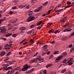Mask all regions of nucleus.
Listing matches in <instances>:
<instances>
[{
  "mask_svg": "<svg viewBox=\"0 0 74 74\" xmlns=\"http://www.w3.org/2000/svg\"><path fill=\"white\" fill-rule=\"evenodd\" d=\"M36 60H38L39 61H41V62H44V58H41V56H39L37 57L36 59L32 60V62H35Z\"/></svg>",
  "mask_w": 74,
  "mask_h": 74,
  "instance_id": "f257e3e1",
  "label": "nucleus"
},
{
  "mask_svg": "<svg viewBox=\"0 0 74 74\" xmlns=\"http://www.w3.org/2000/svg\"><path fill=\"white\" fill-rule=\"evenodd\" d=\"M28 68H29V66L27 64H26L24 65L23 68H22L21 70H20V71H21V70L22 71H26L28 69Z\"/></svg>",
  "mask_w": 74,
  "mask_h": 74,
  "instance_id": "f03ea898",
  "label": "nucleus"
},
{
  "mask_svg": "<svg viewBox=\"0 0 74 74\" xmlns=\"http://www.w3.org/2000/svg\"><path fill=\"white\" fill-rule=\"evenodd\" d=\"M29 5H25L24 6L23 5H20L19 6L18 8H21L22 9L25 8H27V9H29Z\"/></svg>",
  "mask_w": 74,
  "mask_h": 74,
  "instance_id": "7ed1b4c3",
  "label": "nucleus"
},
{
  "mask_svg": "<svg viewBox=\"0 0 74 74\" xmlns=\"http://www.w3.org/2000/svg\"><path fill=\"white\" fill-rule=\"evenodd\" d=\"M34 16H30L27 19V20H28L27 21V22H30V21H33V20H34Z\"/></svg>",
  "mask_w": 74,
  "mask_h": 74,
  "instance_id": "20e7f679",
  "label": "nucleus"
},
{
  "mask_svg": "<svg viewBox=\"0 0 74 74\" xmlns=\"http://www.w3.org/2000/svg\"><path fill=\"white\" fill-rule=\"evenodd\" d=\"M63 58V56L62 55L58 57V58H57L55 61L56 62H58L62 58Z\"/></svg>",
  "mask_w": 74,
  "mask_h": 74,
  "instance_id": "39448f33",
  "label": "nucleus"
},
{
  "mask_svg": "<svg viewBox=\"0 0 74 74\" xmlns=\"http://www.w3.org/2000/svg\"><path fill=\"white\" fill-rule=\"evenodd\" d=\"M31 34V36H33V35H34V31H33V30L32 29L31 30L27 32V34Z\"/></svg>",
  "mask_w": 74,
  "mask_h": 74,
  "instance_id": "423d86ee",
  "label": "nucleus"
},
{
  "mask_svg": "<svg viewBox=\"0 0 74 74\" xmlns=\"http://www.w3.org/2000/svg\"><path fill=\"white\" fill-rule=\"evenodd\" d=\"M6 31H7V29L6 28H4L1 30V32L2 34H4V33H5L6 32Z\"/></svg>",
  "mask_w": 74,
  "mask_h": 74,
  "instance_id": "0eeeda50",
  "label": "nucleus"
},
{
  "mask_svg": "<svg viewBox=\"0 0 74 74\" xmlns=\"http://www.w3.org/2000/svg\"><path fill=\"white\" fill-rule=\"evenodd\" d=\"M42 9V7H40L39 8H37L36 10H35L34 11V12H38V11H39L40 10H41Z\"/></svg>",
  "mask_w": 74,
  "mask_h": 74,
  "instance_id": "6e6552de",
  "label": "nucleus"
},
{
  "mask_svg": "<svg viewBox=\"0 0 74 74\" xmlns=\"http://www.w3.org/2000/svg\"><path fill=\"white\" fill-rule=\"evenodd\" d=\"M5 34L4 35V36H5V37H9V36H11V35H12V33H5Z\"/></svg>",
  "mask_w": 74,
  "mask_h": 74,
  "instance_id": "1a4fd4ad",
  "label": "nucleus"
},
{
  "mask_svg": "<svg viewBox=\"0 0 74 74\" xmlns=\"http://www.w3.org/2000/svg\"><path fill=\"white\" fill-rule=\"evenodd\" d=\"M71 30V29L70 28H68L67 29H66L64 30L63 31V32H70Z\"/></svg>",
  "mask_w": 74,
  "mask_h": 74,
  "instance_id": "9d476101",
  "label": "nucleus"
},
{
  "mask_svg": "<svg viewBox=\"0 0 74 74\" xmlns=\"http://www.w3.org/2000/svg\"><path fill=\"white\" fill-rule=\"evenodd\" d=\"M5 53V52L3 51L1 53V54H0V56L1 57L2 56H3V55H4Z\"/></svg>",
  "mask_w": 74,
  "mask_h": 74,
  "instance_id": "9b49d317",
  "label": "nucleus"
},
{
  "mask_svg": "<svg viewBox=\"0 0 74 74\" xmlns=\"http://www.w3.org/2000/svg\"><path fill=\"white\" fill-rule=\"evenodd\" d=\"M26 29V28L24 27H21L20 28V30H22V31H25V29Z\"/></svg>",
  "mask_w": 74,
  "mask_h": 74,
  "instance_id": "f8f14e48",
  "label": "nucleus"
},
{
  "mask_svg": "<svg viewBox=\"0 0 74 74\" xmlns=\"http://www.w3.org/2000/svg\"><path fill=\"white\" fill-rule=\"evenodd\" d=\"M67 19V17H65L63 19L61 20V22H65L66 21V20Z\"/></svg>",
  "mask_w": 74,
  "mask_h": 74,
  "instance_id": "ddd939ff",
  "label": "nucleus"
},
{
  "mask_svg": "<svg viewBox=\"0 0 74 74\" xmlns=\"http://www.w3.org/2000/svg\"><path fill=\"white\" fill-rule=\"evenodd\" d=\"M74 4V2L72 3V4H71L69 6H68L65 7L64 8V10H66V8H69V7H71V6H72V5Z\"/></svg>",
  "mask_w": 74,
  "mask_h": 74,
  "instance_id": "4468645a",
  "label": "nucleus"
},
{
  "mask_svg": "<svg viewBox=\"0 0 74 74\" xmlns=\"http://www.w3.org/2000/svg\"><path fill=\"white\" fill-rule=\"evenodd\" d=\"M67 60H66V59H65L62 62L63 63H69L70 62V61H69L67 62Z\"/></svg>",
  "mask_w": 74,
  "mask_h": 74,
  "instance_id": "2eb2a0df",
  "label": "nucleus"
},
{
  "mask_svg": "<svg viewBox=\"0 0 74 74\" xmlns=\"http://www.w3.org/2000/svg\"><path fill=\"white\" fill-rule=\"evenodd\" d=\"M42 20L40 21L39 22H38L37 24V26H39V25H40L41 24V23L42 22Z\"/></svg>",
  "mask_w": 74,
  "mask_h": 74,
  "instance_id": "dca6fc26",
  "label": "nucleus"
},
{
  "mask_svg": "<svg viewBox=\"0 0 74 74\" xmlns=\"http://www.w3.org/2000/svg\"><path fill=\"white\" fill-rule=\"evenodd\" d=\"M33 12V11H31L29 12L28 13V14L29 16H30L32 15V14Z\"/></svg>",
  "mask_w": 74,
  "mask_h": 74,
  "instance_id": "f3484780",
  "label": "nucleus"
},
{
  "mask_svg": "<svg viewBox=\"0 0 74 74\" xmlns=\"http://www.w3.org/2000/svg\"><path fill=\"white\" fill-rule=\"evenodd\" d=\"M52 66V64H49L48 65H47L46 66V68H48L49 67H50L51 66Z\"/></svg>",
  "mask_w": 74,
  "mask_h": 74,
  "instance_id": "a211bd4d",
  "label": "nucleus"
},
{
  "mask_svg": "<svg viewBox=\"0 0 74 74\" xmlns=\"http://www.w3.org/2000/svg\"><path fill=\"white\" fill-rule=\"evenodd\" d=\"M59 51H55L53 53V54H54V55H56V54H59Z\"/></svg>",
  "mask_w": 74,
  "mask_h": 74,
  "instance_id": "6ab92c4d",
  "label": "nucleus"
},
{
  "mask_svg": "<svg viewBox=\"0 0 74 74\" xmlns=\"http://www.w3.org/2000/svg\"><path fill=\"white\" fill-rule=\"evenodd\" d=\"M29 58H30V56H27L25 58V60H27V59H29Z\"/></svg>",
  "mask_w": 74,
  "mask_h": 74,
  "instance_id": "aec40b11",
  "label": "nucleus"
},
{
  "mask_svg": "<svg viewBox=\"0 0 74 74\" xmlns=\"http://www.w3.org/2000/svg\"><path fill=\"white\" fill-rule=\"evenodd\" d=\"M12 69V67L10 66L6 69L5 70L6 71H7V70H10V69Z\"/></svg>",
  "mask_w": 74,
  "mask_h": 74,
  "instance_id": "412c9836",
  "label": "nucleus"
},
{
  "mask_svg": "<svg viewBox=\"0 0 74 74\" xmlns=\"http://www.w3.org/2000/svg\"><path fill=\"white\" fill-rule=\"evenodd\" d=\"M47 47H48V45H43V49H47Z\"/></svg>",
  "mask_w": 74,
  "mask_h": 74,
  "instance_id": "4be33fe9",
  "label": "nucleus"
},
{
  "mask_svg": "<svg viewBox=\"0 0 74 74\" xmlns=\"http://www.w3.org/2000/svg\"><path fill=\"white\" fill-rule=\"evenodd\" d=\"M52 24V23L50 22L47 24V25L48 26L47 27H50V25H51Z\"/></svg>",
  "mask_w": 74,
  "mask_h": 74,
  "instance_id": "5701e85b",
  "label": "nucleus"
},
{
  "mask_svg": "<svg viewBox=\"0 0 74 74\" xmlns=\"http://www.w3.org/2000/svg\"><path fill=\"white\" fill-rule=\"evenodd\" d=\"M62 54L63 56H65L67 55V53L66 52H64L62 53Z\"/></svg>",
  "mask_w": 74,
  "mask_h": 74,
  "instance_id": "b1692460",
  "label": "nucleus"
},
{
  "mask_svg": "<svg viewBox=\"0 0 74 74\" xmlns=\"http://www.w3.org/2000/svg\"><path fill=\"white\" fill-rule=\"evenodd\" d=\"M74 33L73 32L71 34V35H70L69 36V38H70V37H72V36H74Z\"/></svg>",
  "mask_w": 74,
  "mask_h": 74,
  "instance_id": "393cba45",
  "label": "nucleus"
},
{
  "mask_svg": "<svg viewBox=\"0 0 74 74\" xmlns=\"http://www.w3.org/2000/svg\"><path fill=\"white\" fill-rule=\"evenodd\" d=\"M14 71H15V70L14 69H12L11 71L10 74H12L14 72Z\"/></svg>",
  "mask_w": 74,
  "mask_h": 74,
  "instance_id": "a878e982",
  "label": "nucleus"
},
{
  "mask_svg": "<svg viewBox=\"0 0 74 74\" xmlns=\"http://www.w3.org/2000/svg\"><path fill=\"white\" fill-rule=\"evenodd\" d=\"M66 71V69H64L62 71L61 73H64V72H65V71Z\"/></svg>",
  "mask_w": 74,
  "mask_h": 74,
  "instance_id": "bb28decb",
  "label": "nucleus"
},
{
  "mask_svg": "<svg viewBox=\"0 0 74 74\" xmlns=\"http://www.w3.org/2000/svg\"><path fill=\"white\" fill-rule=\"evenodd\" d=\"M4 20H5V19H0V24H1V22H2L3 21H4Z\"/></svg>",
  "mask_w": 74,
  "mask_h": 74,
  "instance_id": "cd10ccee",
  "label": "nucleus"
},
{
  "mask_svg": "<svg viewBox=\"0 0 74 74\" xmlns=\"http://www.w3.org/2000/svg\"><path fill=\"white\" fill-rule=\"evenodd\" d=\"M31 73L30 70H28L26 72V73H27V74H29V73Z\"/></svg>",
  "mask_w": 74,
  "mask_h": 74,
  "instance_id": "c85d7f7f",
  "label": "nucleus"
},
{
  "mask_svg": "<svg viewBox=\"0 0 74 74\" xmlns=\"http://www.w3.org/2000/svg\"><path fill=\"white\" fill-rule=\"evenodd\" d=\"M16 21L15 20H14L12 22V23H15V22H16V21H17V19H16Z\"/></svg>",
  "mask_w": 74,
  "mask_h": 74,
  "instance_id": "c756f323",
  "label": "nucleus"
},
{
  "mask_svg": "<svg viewBox=\"0 0 74 74\" xmlns=\"http://www.w3.org/2000/svg\"><path fill=\"white\" fill-rule=\"evenodd\" d=\"M0 39L1 40H3L4 41H5L6 40V38L3 37L1 38Z\"/></svg>",
  "mask_w": 74,
  "mask_h": 74,
  "instance_id": "7c9ffc66",
  "label": "nucleus"
},
{
  "mask_svg": "<svg viewBox=\"0 0 74 74\" xmlns=\"http://www.w3.org/2000/svg\"><path fill=\"white\" fill-rule=\"evenodd\" d=\"M52 10H50L48 12L47 14V15H48V14H50V12H51V11H52Z\"/></svg>",
  "mask_w": 74,
  "mask_h": 74,
  "instance_id": "2f4dec72",
  "label": "nucleus"
},
{
  "mask_svg": "<svg viewBox=\"0 0 74 74\" xmlns=\"http://www.w3.org/2000/svg\"><path fill=\"white\" fill-rule=\"evenodd\" d=\"M36 0H33L32 1V3H36Z\"/></svg>",
  "mask_w": 74,
  "mask_h": 74,
  "instance_id": "473e14b6",
  "label": "nucleus"
},
{
  "mask_svg": "<svg viewBox=\"0 0 74 74\" xmlns=\"http://www.w3.org/2000/svg\"><path fill=\"white\" fill-rule=\"evenodd\" d=\"M43 70V73H44V74H46V70Z\"/></svg>",
  "mask_w": 74,
  "mask_h": 74,
  "instance_id": "72a5a7b5",
  "label": "nucleus"
},
{
  "mask_svg": "<svg viewBox=\"0 0 74 74\" xmlns=\"http://www.w3.org/2000/svg\"><path fill=\"white\" fill-rule=\"evenodd\" d=\"M24 32H25V31L21 30V34H22V35L23 34Z\"/></svg>",
  "mask_w": 74,
  "mask_h": 74,
  "instance_id": "f704fd0d",
  "label": "nucleus"
},
{
  "mask_svg": "<svg viewBox=\"0 0 74 74\" xmlns=\"http://www.w3.org/2000/svg\"><path fill=\"white\" fill-rule=\"evenodd\" d=\"M66 38H67V37H66L63 38L62 39V41H63V40H66Z\"/></svg>",
  "mask_w": 74,
  "mask_h": 74,
  "instance_id": "c9c22d12",
  "label": "nucleus"
},
{
  "mask_svg": "<svg viewBox=\"0 0 74 74\" xmlns=\"http://www.w3.org/2000/svg\"><path fill=\"white\" fill-rule=\"evenodd\" d=\"M11 49V47H7L6 48H5V49Z\"/></svg>",
  "mask_w": 74,
  "mask_h": 74,
  "instance_id": "e433bc0d",
  "label": "nucleus"
},
{
  "mask_svg": "<svg viewBox=\"0 0 74 74\" xmlns=\"http://www.w3.org/2000/svg\"><path fill=\"white\" fill-rule=\"evenodd\" d=\"M10 55H11V52H9L6 54V56H8Z\"/></svg>",
  "mask_w": 74,
  "mask_h": 74,
  "instance_id": "4c0bfd02",
  "label": "nucleus"
},
{
  "mask_svg": "<svg viewBox=\"0 0 74 74\" xmlns=\"http://www.w3.org/2000/svg\"><path fill=\"white\" fill-rule=\"evenodd\" d=\"M13 13V12L12 11H10L9 12V13H8L9 14H10V15H11V14H12Z\"/></svg>",
  "mask_w": 74,
  "mask_h": 74,
  "instance_id": "58836bf2",
  "label": "nucleus"
},
{
  "mask_svg": "<svg viewBox=\"0 0 74 74\" xmlns=\"http://www.w3.org/2000/svg\"><path fill=\"white\" fill-rule=\"evenodd\" d=\"M5 47H8V48H9V45H8V44H7V45H5Z\"/></svg>",
  "mask_w": 74,
  "mask_h": 74,
  "instance_id": "ea45409f",
  "label": "nucleus"
},
{
  "mask_svg": "<svg viewBox=\"0 0 74 74\" xmlns=\"http://www.w3.org/2000/svg\"><path fill=\"white\" fill-rule=\"evenodd\" d=\"M35 41L34 40V39H31L30 40V41L31 42H33V41Z\"/></svg>",
  "mask_w": 74,
  "mask_h": 74,
  "instance_id": "a19ab883",
  "label": "nucleus"
},
{
  "mask_svg": "<svg viewBox=\"0 0 74 74\" xmlns=\"http://www.w3.org/2000/svg\"><path fill=\"white\" fill-rule=\"evenodd\" d=\"M52 57H53V55L52 54L50 56L49 59H51V58H52Z\"/></svg>",
  "mask_w": 74,
  "mask_h": 74,
  "instance_id": "79ce46f5",
  "label": "nucleus"
},
{
  "mask_svg": "<svg viewBox=\"0 0 74 74\" xmlns=\"http://www.w3.org/2000/svg\"><path fill=\"white\" fill-rule=\"evenodd\" d=\"M67 4H71V3L69 1H68L67 2Z\"/></svg>",
  "mask_w": 74,
  "mask_h": 74,
  "instance_id": "37998d69",
  "label": "nucleus"
},
{
  "mask_svg": "<svg viewBox=\"0 0 74 74\" xmlns=\"http://www.w3.org/2000/svg\"><path fill=\"white\" fill-rule=\"evenodd\" d=\"M74 48L73 47L72 48H71L70 49V52H72V51L73 50V49H74Z\"/></svg>",
  "mask_w": 74,
  "mask_h": 74,
  "instance_id": "c03bdc74",
  "label": "nucleus"
},
{
  "mask_svg": "<svg viewBox=\"0 0 74 74\" xmlns=\"http://www.w3.org/2000/svg\"><path fill=\"white\" fill-rule=\"evenodd\" d=\"M48 3V1L45 2V3H43V5H45Z\"/></svg>",
  "mask_w": 74,
  "mask_h": 74,
  "instance_id": "a18cd8bd",
  "label": "nucleus"
},
{
  "mask_svg": "<svg viewBox=\"0 0 74 74\" xmlns=\"http://www.w3.org/2000/svg\"><path fill=\"white\" fill-rule=\"evenodd\" d=\"M12 26H10V27L8 28V30H11V29H12Z\"/></svg>",
  "mask_w": 74,
  "mask_h": 74,
  "instance_id": "49530a36",
  "label": "nucleus"
},
{
  "mask_svg": "<svg viewBox=\"0 0 74 74\" xmlns=\"http://www.w3.org/2000/svg\"><path fill=\"white\" fill-rule=\"evenodd\" d=\"M38 52H37L33 56H36L37 54H38Z\"/></svg>",
  "mask_w": 74,
  "mask_h": 74,
  "instance_id": "de8ad7c7",
  "label": "nucleus"
},
{
  "mask_svg": "<svg viewBox=\"0 0 74 74\" xmlns=\"http://www.w3.org/2000/svg\"><path fill=\"white\" fill-rule=\"evenodd\" d=\"M72 46L73 45L72 44H71L69 46V48H71L72 47Z\"/></svg>",
  "mask_w": 74,
  "mask_h": 74,
  "instance_id": "09e8293b",
  "label": "nucleus"
},
{
  "mask_svg": "<svg viewBox=\"0 0 74 74\" xmlns=\"http://www.w3.org/2000/svg\"><path fill=\"white\" fill-rule=\"evenodd\" d=\"M16 36V34H13L12 36L13 37H15V36Z\"/></svg>",
  "mask_w": 74,
  "mask_h": 74,
  "instance_id": "8fccbe9b",
  "label": "nucleus"
},
{
  "mask_svg": "<svg viewBox=\"0 0 74 74\" xmlns=\"http://www.w3.org/2000/svg\"><path fill=\"white\" fill-rule=\"evenodd\" d=\"M16 26L17 27H15V28H14V30H16L17 29V27H18V25H16Z\"/></svg>",
  "mask_w": 74,
  "mask_h": 74,
  "instance_id": "3c124183",
  "label": "nucleus"
},
{
  "mask_svg": "<svg viewBox=\"0 0 74 74\" xmlns=\"http://www.w3.org/2000/svg\"><path fill=\"white\" fill-rule=\"evenodd\" d=\"M62 10H63V9H60L58 10V11L59 12H61Z\"/></svg>",
  "mask_w": 74,
  "mask_h": 74,
  "instance_id": "603ef678",
  "label": "nucleus"
},
{
  "mask_svg": "<svg viewBox=\"0 0 74 74\" xmlns=\"http://www.w3.org/2000/svg\"><path fill=\"white\" fill-rule=\"evenodd\" d=\"M73 64V62H71L69 63V65L70 66V65H71V64Z\"/></svg>",
  "mask_w": 74,
  "mask_h": 74,
  "instance_id": "864d4df0",
  "label": "nucleus"
},
{
  "mask_svg": "<svg viewBox=\"0 0 74 74\" xmlns=\"http://www.w3.org/2000/svg\"><path fill=\"white\" fill-rule=\"evenodd\" d=\"M16 8V7L14 6L13 8V10H15Z\"/></svg>",
  "mask_w": 74,
  "mask_h": 74,
  "instance_id": "5fc2aeb1",
  "label": "nucleus"
},
{
  "mask_svg": "<svg viewBox=\"0 0 74 74\" xmlns=\"http://www.w3.org/2000/svg\"><path fill=\"white\" fill-rule=\"evenodd\" d=\"M34 69H31L30 70V71H31V72L32 73V72L33 71V70H34Z\"/></svg>",
  "mask_w": 74,
  "mask_h": 74,
  "instance_id": "6e6d98bb",
  "label": "nucleus"
},
{
  "mask_svg": "<svg viewBox=\"0 0 74 74\" xmlns=\"http://www.w3.org/2000/svg\"><path fill=\"white\" fill-rule=\"evenodd\" d=\"M41 29V27H40V26H39L37 28V29L38 30L40 29Z\"/></svg>",
  "mask_w": 74,
  "mask_h": 74,
  "instance_id": "4d7b16f0",
  "label": "nucleus"
},
{
  "mask_svg": "<svg viewBox=\"0 0 74 74\" xmlns=\"http://www.w3.org/2000/svg\"><path fill=\"white\" fill-rule=\"evenodd\" d=\"M43 72V70H41L39 74H42V73Z\"/></svg>",
  "mask_w": 74,
  "mask_h": 74,
  "instance_id": "13d9d810",
  "label": "nucleus"
},
{
  "mask_svg": "<svg viewBox=\"0 0 74 74\" xmlns=\"http://www.w3.org/2000/svg\"><path fill=\"white\" fill-rule=\"evenodd\" d=\"M58 31H59V30H57L56 32H54V34H56L57 33H58Z\"/></svg>",
  "mask_w": 74,
  "mask_h": 74,
  "instance_id": "bf43d9fd",
  "label": "nucleus"
},
{
  "mask_svg": "<svg viewBox=\"0 0 74 74\" xmlns=\"http://www.w3.org/2000/svg\"><path fill=\"white\" fill-rule=\"evenodd\" d=\"M27 42H25L23 44V45H25V44H26Z\"/></svg>",
  "mask_w": 74,
  "mask_h": 74,
  "instance_id": "052dcab7",
  "label": "nucleus"
},
{
  "mask_svg": "<svg viewBox=\"0 0 74 74\" xmlns=\"http://www.w3.org/2000/svg\"><path fill=\"white\" fill-rule=\"evenodd\" d=\"M12 44H10V45H9V48H10V47H11V46H12Z\"/></svg>",
  "mask_w": 74,
  "mask_h": 74,
  "instance_id": "680f3d73",
  "label": "nucleus"
},
{
  "mask_svg": "<svg viewBox=\"0 0 74 74\" xmlns=\"http://www.w3.org/2000/svg\"><path fill=\"white\" fill-rule=\"evenodd\" d=\"M52 30L51 29L49 31V33H52Z\"/></svg>",
  "mask_w": 74,
  "mask_h": 74,
  "instance_id": "e2e57ef3",
  "label": "nucleus"
},
{
  "mask_svg": "<svg viewBox=\"0 0 74 74\" xmlns=\"http://www.w3.org/2000/svg\"><path fill=\"white\" fill-rule=\"evenodd\" d=\"M19 55H21L22 54V52L20 51L19 52Z\"/></svg>",
  "mask_w": 74,
  "mask_h": 74,
  "instance_id": "0e129e2a",
  "label": "nucleus"
},
{
  "mask_svg": "<svg viewBox=\"0 0 74 74\" xmlns=\"http://www.w3.org/2000/svg\"><path fill=\"white\" fill-rule=\"evenodd\" d=\"M33 26H34V25H32L30 26V27H31V28H32V27H33Z\"/></svg>",
  "mask_w": 74,
  "mask_h": 74,
  "instance_id": "69168bd1",
  "label": "nucleus"
},
{
  "mask_svg": "<svg viewBox=\"0 0 74 74\" xmlns=\"http://www.w3.org/2000/svg\"><path fill=\"white\" fill-rule=\"evenodd\" d=\"M55 41H53L52 42H51V44H54V43H55Z\"/></svg>",
  "mask_w": 74,
  "mask_h": 74,
  "instance_id": "338daca9",
  "label": "nucleus"
},
{
  "mask_svg": "<svg viewBox=\"0 0 74 74\" xmlns=\"http://www.w3.org/2000/svg\"><path fill=\"white\" fill-rule=\"evenodd\" d=\"M58 8H59L60 7H61V4H60V5H58Z\"/></svg>",
  "mask_w": 74,
  "mask_h": 74,
  "instance_id": "774afa93",
  "label": "nucleus"
}]
</instances>
